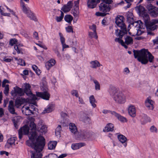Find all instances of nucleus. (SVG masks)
Segmentation results:
<instances>
[{
    "label": "nucleus",
    "instance_id": "nucleus-5",
    "mask_svg": "<svg viewBox=\"0 0 158 158\" xmlns=\"http://www.w3.org/2000/svg\"><path fill=\"white\" fill-rule=\"evenodd\" d=\"M124 18L123 16H119L117 17L115 19V23L117 25L120 27L121 30L117 29L115 31V35L117 36L120 38L127 33L126 26L123 22Z\"/></svg>",
    "mask_w": 158,
    "mask_h": 158
},
{
    "label": "nucleus",
    "instance_id": "nucleus-48",
    "mask_svg": "<svg viewBox=\"0 0 158 158\" xmlns=\"http://www.w3.org/2000/svg\"><path fill=\"white\" fill-rule=\"evenodd\" d=\"M143 29H136V35H141L144 32V31H143Z\"/></svg>",
    "mask_w": 158,
    "mask_h": 158
},
{
    "label": "nucleus",
    "instance_id": "nucleus-44",
    "mask_svg": "<svg viewBox=\"0 0 158 158\" xmlns=\"http://www.w3.org/2000/svg\"><path fill=\"white\" fill-rule=\"evenodd\" d=\"M32 68L33 70L37 74H39L40 73V70L38 69V67L37 66L35 65H33L32 66Z\"/></svg>",
    "mask_w": 158,
    "mask_h": 158
},
{
    "label": "nucleus",
    "instance_id": "nucleus-60",
    "mask_svg": "<svg viewBox=\"0 0 158 158\" xmlns=\"http://www.w3.org/2000/svg\"><path fill=\"white\" fill-rule=\"evenodd\" d=\"M53 51H54L55 53L56 54L57 56L58 57L60 56V52H59L58 49H57V48H56L55 49H54Z\"/></svg>",
    "mask_w": 158,
    "mask_h": 158
},
{
    "label": "nucleus",
    "instance_id": "nucleus-42",
    "mask_svg": "<svg viewBox=\"0 0 158 158\" xmlns=\"http://www.w3.org/2000/svg\"><path fill=\"white\" fill-rule=\"evenodd\" d=\"M156 7L154 6H153L151 4H148L147 6V9L148 10L149 12L150 13V14L151 13L155 8Z\"/></svg>",
    "mask_w": 158,
    "mask_h": 158
},
{
    "label": "nucleus",
    "instance_id": "nucleus-50",
    "mask_svg": "<svg viewBox=\"0 0 158 158\" xmlns=\"http://www.w3.org/2000/svg\"><path fill=\"white\" fill-rule=\"evenodd\" d=\"M5 87V89L4 90V93L5 94L7 95L9 91V87L8 85H6Z\"/></svg>",
    "mask_w": 158,
    "mask_h": 158
},
{
    "label": "nucleus",
    "instance_id": "nucleus-27",
    "mask_svg": "<svg viewBox=\"0 0 158 158\" xmlns=\"http://www.w3.org/2000/svg\"><path fill=\"white\" fill-rule=\"evenodd\" d=\"M118 138L119 140L122 143L125 147H126L127 146V143L126 141L127 140V139L126 137L123 135H119L118 136Z\"/></svg>",
    "mask_w": 158,
    "mask_h": 158
},
{
    "label": "nucleus",
    "instance_id": "nucleus-24",
    "mask_svg": "<svg viewBox=\"0 0 158 158\" xmlns=\"http://www.w3.org/2000/svg\"><path fill=\"white\" fill-rule=\"evenodd\" d=\"M56 61L53 59H51L47 62L45 64L46 69L49 70L50 68L53 66L55 64Z\"/></svg>",
    "mask_w": 158,
    "mask_h": 158
},
{
    "label": "nucleus",
    "instance_id": "nucleus-32",
    "mask_svg": "<svg viewBox=\"0 0 158 158\" xmlns=\"http://www.w3.org/2000/svg\"><path fill=\"white\" fill-rule=\"evenodd\" d=\"M114 126L111 123H109L103 129V131L104 132H108L112 131L113 130Z\"/></svg>",
    "mask_w": 158,
    "mask_h": 158
},
{
    "label": "nucleus",
    "instance_id": "nucleus-45",
    "mask_svg": "<svg viewBox=\"0 0 158 158\" xmlns=\"http://www.w3.org/2000/svg\"><path fill=\"white\" fill-rule=\"evenodd\" d=\"M117 118L119 121L123 122H127V119L125 117L121 116L119 114V115L118 116V117Z\"/></svg>",
    "mask_w": 158,
    "mask_h": 158
},
{
    "label": "nucleus",
    "instance_id": "nucleus-4",
    "mask_svg": "<svg viewBox=\"0 0 158 158\" xmlns=\"http://www.w3.org/2000/svg\"><path fill=\"white\" fill-rule=\"evenodd\" d=\"M108 91L116 103L123 104L126 102L125 95L122 92L118 90L114 86L110 85Z\"/></svg>",
    "mask_w": 158,
    "mask_h": 158
},
{
    "label": "nucleus",
    "instance_id": "nucleus-31",
    "mask_svg": "<svg viewBox=\"0 0 158 158\" xmlns=\"http://www.w3.org/2000/svg\"><path fill=\"white\" fill-rule=\"evenodd\" d=\"M141 117L142 118L141 119V121L142 124H145L147 122L150 121V118L145 114H142L141 115Z\"/></svg>",
    "mask_w": 158,
    "mask_h": 158
},
{
    "label": "nucleus",
    "instance_id": "nucleus-26",
    "mask_svg": "<svg viewBox=\"0 0 158 158\" xmlns=\"http://www.w3.org/2000/svg\"><path fill=\"white\" fill-rule=\"evenodd\" d=\"M90 67L92 68L96 69L98 67H99L102 65L97 60L91 61L90 62Z\"/></svg>",
    "mask_w": 158,
    "mask_h": 158
},
{
    "label": "nucleus",
    "instance_id": "nucleus-55",
    "mask_svg": "<svg viewBox=\"0 0 158 158\" xmlns=\"http://www.w3.org/2000/svg\"><path fill=\"white\" fill-rule=\"evenodd\" d=\"M110 113L113 116L117 118L118 117V116L119 114L114 111H111L110 112Z\"/></svg>",
    "mask_w": 158,
    "mask_h": 158
},
{
    "label": "nucleus",
    "instance_id": "nucleus-63",
    "mask_svg": "<svg viewBox=\"0 0 158 158\" xmlns=\"http://www.w3.org/2000/svg\"><path fill=\"white\" fill-rule=\"evenodd\" d=\"M63 18L60 16H56V19L57 22H60L62 20Z\"/></svg>",
    "mask_w": 158,
    "mask_h": 158
},
{
    "label": "nucleus",
    "instance_id": "nucleus-57",
    "mask_svg": "<svg viewBox=\"0 0 158 158\" xmlns=\"http://www.w3.org/2000/svg\"><path fill=\"white\" fill-rule=\"evenodd\" d=\"M89 28L94 31H96V27L95 25H93L89 27Z\"/></svg>",
    "mask_w": 158,
    "mask_h": 158
},
{
    "label": "nucleus",
    "instance_id": "nucleus-11",
    "mask_svg": "<svg viewBox=\"0 0 158 158\" xmlns=\"http://www.w3.org/2000/svg\"><path fill=\"white\" fill-rule=\"evenodd\" d=\"M135 10L140 16L143 17L144 20L148 18L149 15L146 12L145 8L143 6L141 5L137 6L135 7Z\"/></svg>",
    "mask_w": 158,
    "mask_h": 158
},
{
    "label": "nucleus",
    "instance_id": "nucleus-6",
    "mask_svg": "<svg viewBox=\"0 0 158 158\" xmlns=\"http://www.w3.org/2000/svg\"><path fill=\"white\" fill-rule=\"evenodd\" d=\"M20 6L22 10L24 13L27 15L28 18L35 21H37L36 17L30 10L29 8L27 7L24 2L21 0L20 2Z\"/></svg>",
    "mask_w": 158,
    "mask_h": 158
},
{
    "label": "nucleus",
    "instance_id": "nucleus-17",
    "mask_svg": "<svg viewBox=\"0 0 158 158\" xmlns=\"http://www.w3.org/2000/svg\"><path fill=\"white\" fill-rule=\"evenodd\" d=\"M17 138L14 137H12L9 138L6 143V148H10L13 145H15V142L17 140Z\"/></svg>",
    "mask_w": 158,
    "mask_h": 158
},
{
    "label": "nucleus",
    "instance_id": "nucleus-53",
    "mask_svg": "<svg viewBox=\"0 0 158 158\" xmlns=\"http://www.w3.org/2000/svg\"><path fill=\"white\" fill-rule=\"evenodd\" d=\"M150 131L153 133H156L157 131L156 128L154 126H152L150 128Z\"/></svg>",
    "mask_w": 158,
    "mask_h": 158
},
{
    "label": "nucleus",
    "instance_id": "nucleus-1",
    "mask_svg": "<svg viewBox=\"0 0 158 158\" xmlns=\"http://www.w3.org/2000/svg\"><path fill=\"white\" fill-rule=\"evenodd\" d=\"M28 123L21 127L19 130V138L22 139L23 135H27L29 139L30 143L31 141L36 142L37 134L36 133V126L35 123V119L32 116H29L28 117Z\"/></svg>",
    "mask_w": 158,
    "mask_h": 158
},
{
    "label": "nucleus",
    "instance_id": "nucleus-34",
    "mask_svg": "<svg viewBox=\"0 0 158 158\" xmlns=\"http://www.w3.org/2000/svg\"><path fill=\"white\" fill-rule=\"evenodd\" d=\"M91 81H93L95 84V89L96 90H99L100 89V85L99 82L96 79L92 78L91 79Z\"/></svg>",
    "mask_w": 158,
    "mask_h": 158
},
{
    "label": "nucleus",
    "instance_id": "nucleus-37",
    "mask_svg": "<svg viewBox=\"0 0 158 158\" xmlns=\"http://www.w3.org/2000/svg\"><path fill=\"white\" fill-rule=\"evenodd\" d=\"M118 37H119V38H116L115 39V41L120 43L122 45L124 46L125 48H127V46L125 44L123 41L121 39L122 37V38H120L119 36Z\"/></svg>",
    "mask_w": 158,
    "mask_h": 158
},
{
    "label": "nucleus",
    "instance_id": "nucleus-15",
    "mask_svg": "<svg viewBox=\"0 0 158 158\" xmlns=\"http://www.w3.org/2000/svg\"><path fill=\"white\" fill-rule=\"evenodd\" d=\"M84 133V131H81L77 132L74 137L76 139L79 140H83L88 138L89 135L88 134L86 135H83Z\"/></svg>",
    "mask_w": 158,
    "mask_h": 158
},
{
    "label": "nucleus",
    "instance_id": "nucleus-62",
    "mask_svg": "<svg viewBox=\"0 0 158 158\" xmlns=\"http://www.w3.org/2000/svg\"><path fill=\"white\" fill-rule=\"evenodd\" d=\"M78 97V99H79V102L80 104H85V102L84 101L83 99L81 98H80V97Z\"/></svg>",
    "mask_w": 158,
    "mask_h": 158
},
{
    "label": "nucleus",
    "instance_id": "nucleus-54",
    "mask_svg": "<svg viewBox=\"0 0 158 158\" xmlns=\"http://www.w3.org/2000/svg\"><path fill=\"white\" fill-rule=\"evenodd\" d=\"M71 94L73 96H75L76 97H78V92L76 90H73L71 91Z\"/></svg>",
    "mask_w": 158,
    "mask_h": 158
},
{
    "label": "nucleus",
    "instance_id": "nucleus-20",
    "mask_svg": "<svg viewBox=\"0 0 158 158\" xmlns=\"http://www.w3.org/2000/svg\"><path fill=\"white\" fill-rule=\"evenodd\" d=\"M100 0H88L87 5L88 7L93 9L95 8L98 3L100 2Z\"/></svg>",
    "mask_w": 158,
    "mask_h": 158
},
{
    "label": "nucleus",
    "instance_id": "nucleus-40",
    "mask_svg": "<svg viewBox=\"0 0 158 158\" xmlns=\"http://www.w3.org/2000/svg\"><path fill=\"white\" fill-rule=\"evenodd\" d=\"M89 37L91 38H94L97 39L98 38L96 31H94L93 32H89Z\"/></svg>",
    "mask_w": 158,
    "mask_h": 158
},
{
    "label": "nucleus",
    "instance_id": "nucleus-39",
    "mask_svg": "<svg viewBox=\"0 0 158 158\" xmlns=\"http://www.w3.org/2000/svg\"><path fill=\"white\" fill-rule=\"evenodd\" d=\"M65 20L68 23H71L73 19V17L70 15H66L64 17Z\"/></svg>",
    "mask_w": 158,
    "mask_h": 158
},
{
    "label": "nucleus",
    "instance_id": "nucleus-18",
    "mask_svg": "<svg viewBox=\"0 0 158 158\" xmlns=\"http://www.w3.org/2000/svg\"><path fill=\"white\" fill-rule=\"evenodd\" d=\"M38 130L40 132L45 133L47 131V127L43 124L42 121L40 120L37 125Z\"/></svg>",
    "mask_w": 158,
    "mask_h": 158
},
{
    "label": "nucleus",
    "instance_id": "nucleus-8",
    "mask_svg": "<svg viewBox=\"0 0 158 158\" xmlns=\"http://www.w3.org/2000/svg\"><path fill=\"white\" fill-rule=\"evenodd\" d=\"M31 86L30 85L27 83H24L22 86V89L25 94L28 97L30 100H34L36 99V96L32 94L31 90Z\"/></svg>",
    "mask_w": 158,
    "mask_h": 158
},
{
    "label": "nucleus",
    "instance_id": "nucleus-13",
    "mask_svg": "<svg viewBox=\"0 0 158 158\" xmlns=\"http://www.w3.org/2000/svg\"><path fill=\"white\" fill-rule=\"evenodd\" d=\"M10 44L11 45H15L14 46L15 49L17 51L18 53H21V48L20 47V45L19 43L18 40L15 39H11L10 41Z\"/></svg>",
    "mask_w": 158,
    "mask_h": 158
},
{
    "label": "nucleus",
    "instance_id": "nucleus-47",
    "mask_svg": "<svg viewBox=\"0 0 158 158\" xmlns=\"http://www.w3.org/2000/svg\"><path fill=\"white\" fill-rule=\"evenodd\" d=\"M17 64L21 66H25V62L22 59H19L18 60Z\"/></svg>",
    "mask_w": 158,
    "mask_h": 158
},
{
    "label": "nucleus",
    "instance_id": "nucleus-35",
    "mask_svg": "<svg viewBox=\"0 0 158 158\" xmlns=\"http://www.w3.org/2000/svg\"><path fill=\"white\" fill-rule=\"evenodd\" d=\"M57 144L56 141H50L48 144V148L50 150H52L55 148Z\"/></svg>",
    "mask_w": 158,
    "mask_h": 158
},
{
    "label": "nucleus",
    "instance_id": "nucleus-3",
    "mask_svg": "<svg viewBox=\"0 0 158 158\" xmlns=\"http://www.w3.org/2000/svg\"><path fill=\"white\" fill-rule=\"evenodd\" d=\"M134 55L135 58L142 64H146L149 61L154 63V57L148 50L143 49L140 50H133Z\"/></svg>",
    "mask_w": 158,
    "mask_h": 158
},
{
    "label": "nucleus",
    "instance_id": "nucleus-10",
    "mask_svg": "<svg viewBox=\"0 0 158 158\" xmlns=\"http://www.w3.org/2000/svg\"><path fill=\"white\" fill-rule=\"evenodd\" d=\"M103 2L101 3L99 6V10L103 13H106L110 10V7L109 5L113 2L112 0H102Z\"/></svg>",
    "mask_w": 158,
    "mask_h": 158
},
{
    "label": "nucleus",
    "instance_id": "nucleus-58",
    "mask_svg": "<svg viewBox=\"0 0 158 158\" xmlns=\"http://www.w3.org/2000/svg\"><path fill=\"white\" fill-rule=\"evenodd\" d=\"M130 73V70L127 67L125 68L124 69L123 73L127 75Z\"/></svg>",
    "mask_w": 158,
    "mask_h": 158
},
{
    "label": "nucleus",
    "instance_id": "nucleus-19",
    "mask_svg": "<svg viewBox=\"0 0 158 158\" xmlns=\"http://www.w3.org/2000/svg\"><path fill=\"white\" fill-rule=\"evenodd\" d=\"M37 98L36 97V99L32 100H30L29 98H27L26 99V101L28 102V104L29 107L30 109L32 111L34 110H35V108L33 105H35L36 106V103L35 101V100H37Z\"/></svg>",
    "mask_w": 158,
    "mask_h": 158
},
{
    "label": "nucleus",
    "instance_id": "nucleus-43",
    "mask_svg": "<svg viewBox=\"0 0 158 158\" xmlns=\"http://www.w3.org/2000/svg\"><path fill=\"white\" fill-rule=\"evenodd\" d=\"M73 14L75 17H77L79 15L78 8H76L73 11Z\"/></svg>",
    "mask_w": 158,
    "mask_h": 158
},
{
    "label": "nucleus",
    "instance_id": "nucleus-49",
    "mask_svg": "<svg viewBox=\"0 0 158 158\" xmlns=\"http://www.w3.org/2000/svg\"><path fill=\"white\" fill-rule=\"evenodd\" d=\"M59 35L60 37V39L61 44L65 43V39L63 35L61 33H59Z\"/></svg>",
    "mask_w": 158,
    "mask_h": 158
},
{
    "label": "nucleus",
    "instance_id": "nucleus-51",
    "mask_svg": "<svg viewBox=\"0 0 158 158\" xmlns=\"http://www.w3.org/2000/svg\"><path fill=\"white\" fill-rule=\"evenodd\" d=\"M133 0H125L127 3H128L127 6H125V8L126 9L129 8L131 5L130 3L132 2Z\"/></svg>",
    "mask_w": 158,
    "mask_h": 158
},
{
    "label": "nucleus",
    "instance_id": "nucleus-28",
    "mask_svg": "<svg viewBox=\"0 0 158 158\" xmlns=\"http://www.w3.org/2000/svg\"><path fill=\"white\" fill-rule=\"evenodd\" d=\"M85 144L83 143H73L71 145V148L73 150H77L82 147L84 146Z\"/></svg>",
    "mask_w": 158,
    "mask_h": 158
},
{
    "label": "nucleus",
    "instance_id": "nucleus-7",
    "mask_svg": "<svg viewBox=\"0 0 158 158\" xmlns=\"http://www.w3.org/2000/svg\"><path fill=\"white\" fill-rule=\"evenodd\" d=\"M144 20L147 30L153 31L157 29V26L156 24L158 23V20L154 19L150 21L148 16V19H145Z\"/></svg>",
    "mask_w": 158,
    "mask_h": 158
},
{
    "label": "nucleus",
    "instance_id": "nucleus-29",
    "mask_svg": "<svg viewBox=\"0 0 158 158\" xmlns=\"http://www.w3.org/2000/svg\"><path fill=\"white\" fill-rule=\"evenodd\" d=\"M8 108L9 111L11 113L13 114H15L13 102L11 100L10 101Z\"/></svg>",
    "mask_w": 158,
    "mask_h": 158
},
{
    "label": "nucleus",
    "instance_id": "nucleus-9",
    "mask_svg": "<svg viewBox=\"0 0 158 158\" xmlns=\"http://www.w3.org/2000/svg\"><path fill=\"white\" fill-rule=\"evenodd\" d=\"M41 89L44 92H36V95L37 96L40 97L44 99L48 100L50 97V94L47 92L48 89V87L44 83V85H41Z\"/></svg>",
    "mask_w": 158,
    "mask_h": 158
},
{
    "label": "nucleus",
    "instance_id": "nucleus-2",
    "mask_svg": "<svg viewBox=\"0 0 158 158\" xmlns=\"http://www.w3.org/2000/svg\"><path fill=\"white\" fill-rule=\"evenodd\" d=\"M27 144L35 150V151H31V158H42V155L41 152L42 151L45 145V139L42 136L38 137L36 140V142L27 141Z\"/></svg>",
    "mask_w": 158,
    "mask_h": 158
},
{
    "label": "nucleus",
    "instance_id": "nucleus-30",
    "mask_svg": "<svg viewBox=\"0 0 158 158\" xmlns=\"http://www.w3.org/2000/svg\"><path fill=\"white\" fill-rule=\"evenodd\" d=\"M133 25L136 29H137L138 28H139L140 29L144 28L143 25V24L142 22L140 20H139L133 23Z\"/></svg>",
    "mask_w": 158,
    "mask_h": 158
},
{
    "label": "nucleus",
    "instance_id": "nucleus-36",
    "mask_svg": "<svg viewBox=\"0 0 158 158\" xmlns=\"http://www.w3.org/2000/svg\"><path fill=\"white\" fill-rule=\"evenodd\" d=\"M89 101L90 103L93 108H95L96 106V104L95 103L96 102V100L93 95H91L89 97Z\"/></svg>",
    "mask_w": 158,
    "mask_h": 158
},
{
    "label": "nucleus",
    "instance_id": "nucleus-52",
    "mask_svg": "<svg viewBox=\"0 0 158 158\" xmlns=\"http://www.w3.org/2000/svg\"><path fill=\"white\" fill-rule=\"evenodd\" d=\"M66 30L68 32H73V29L71 26H69L66 27Z\"/></svg>",
    "mask_w": 158,
    "mask_h": 158
},
{
    "label": "nucleus",
    "instance_id": "nucleus-12",
    "mask_svg": "<svg viewBox=\"0 0 158 158\" xmlns=\"http://www.w3.org/2000/svg\"><path fill=\"white\" fill-rule=\"evenodd\" d=\"M78 117L80 120L85 123H88L90 122V118L86 113L85 112H80L78 114Z\"/></svg>",
    "mask_w": 158,
    "mask_h": 158
},
{
    "label": "nucleus",
    "instance_id": "nucleus-16",
    "mask_svg": "<svg viewBox=\"0 0 158 158\" xmlns=\"http://www.w3.org/2000/svg\"><path fill=\"white\" fill-rule=\"evenodd\" d=\"M22 111L26 115H31L33 114L32 111L29 107L28 104L24 106L22 109Z\"/></svg>",
    "mask_w": 158,
    "mask_h": 158
},
{
    "label": "nucleus",
    "instance_id": "nucleus-33",
    "mask_svg": "<svg viewBox=\"0 0 158 158\" xmlns=\"http://www.w3.org/2000/svg\"><path fill=\"white\" fill-rule=\"evenodd\" d=\"M133 40L132 38L129 36H126L125 38V44L129 45L133 44Z\"/></svg>",
    "mask_w": 158,
    "mask_h": 158
},
{
    "label": "nucleus",
    "instance_id": "nucleus-56",
    "mask_svg": "<svg viewBox=\"0 0 158 158\" xmlns=\"http://www.w3.org/2000/svg\"><path fill=\"white\" fill-rule=\"evenodd\" d=\"M107 14V13H103V12H96L95 15L97 16H104Z\"/></svg>",
    "mask_w": 158,
    "mask_h": 158
},
{
    "label": "nucleus",
    "instance_id": "nucleus-23",
    "mask_svg": "<svg viewBox=\"0 0 158 158\" xmlns=\"http://www.w3.org/2000/svg\"><path fill=\"white\" fill-rule=\"evenodd\" d=\"M136 109L135 107L132 105L129 106L128 108V112L129 114L132 117L136 116Z\"/></svg>",
    "mask_w": 158,
    "mask_h": 158
},
{
    "label": "nucleus",
    "instance_id": "nucleus-21",
    "mask_svg": "<svg viewBox=\"0 0 158 158\" xmlns=\"http://www.w3.org/2000/svg\"><path fill=\"white\" fill-rule=\"evenodd\" d=\"M73 6V3L72 1H70L68 2L66 4L64 5L61 8V10L64 13L69 11Z\"/></svg>",
    "mask_w": 158,
    "mask_h": 158
},
{
    "label": "nucleus",
    "instance_id": "nucleus-64",
    "mask_svg": "<svg viewBox=\"0 0 158 158\" xmlns=\"http://www.w3.org/2000/svg\"><path fill=\"white\" fill-rule=\"evenodd\" d=\"M33 36L34 37L36 40H38L39 37L38 33L36 32H34L33 33Z\"/></svg>",
    "mask_w": 158,
    "mask_h": 158
},
{
    "label": "nucleus",
    "instance_id": "nucleus-25",
    "mask_svg": "<svg viewBox=\"0 0 158 158\" xmlns=\"http://www.w3.org/2000/svg\"><path fill=\"white\" fill-rule=\"evenodd\" d=\"M69 128L70 131L74 134L75 136L78 132L77 128L75 124L73 123H70L69 125Z\"/></svg>",
    "mask_w": 158,
    "mask_h": 158
},
{
    "label": "nucleus",
    "instance_id": "nucleus-38",
    "mask_svg": "<svg viewBox=\"0 0 158 158\" xmlns=\"http://www.w3.org/2000/svg\"><path fill=\"white\" fill-rule=\"evenodd\" d=\"M54 106L53 105L48 106L47 108L44 111V113H49L52 112L53 110Z\"/></svg>",
    "mask_w": 158,
    "mask_h": 158
},
{
    "label": "nucleus",
    "instance_id": "nucleus-14",
    "mask_svg": "<svg viewBox=\"0 0 158 158\" xmlns=\"http://www.w3.org/2000/svg\"><path fill=\"white\" fill-rule=\"evenodd\" d=\"M14 91H12V95L14 96H22L24 95L25 93L22 88L16 86L14 88Z\"/></svg>",
    "mask_w": 158,
    "mask_h": 158
},
{
    "label": "nucleus",
    "instance_id": "nucleus-22",
    "mask_svg": "<svg viewBox=\"0 0 158 158\" xmlns=\"http://www.w3.org/2000/svg\"><path fill=\"white\" fill-rule=\"evenodd\" d=\"M146 107L149 110H152L154 108V102L152 100L148 98L145 102Z\"/></svg>",
    "mask_w": 158,
    "mask_h": 158
},
{
    "label": "nucleus",
    "instance_id": "nucleus-61",
    "mask_svg": "<svg viewBox=\"0 0 158 158\" xmlns=\"http://www.w3.org/2000/svg\"><path fill=\"white\" fill-rule=\"evenodd\" d=\"M9 83V81L8 80H6V79L4 80L2 82V87H4L6 85L5 84L6 83Z\"/></svg>",
    "mask_w": 158,
    "mask_h": 158
},
{
    "label": "nucleus",
    "instance_id": "nucleus-46",
    "mask_svg": "<svg viewBox=\"0 0 158 158\" xmlns=\"http://www.w3.org/2000/svg\"><path fill=\"white\" fill-rule=\"evenodd\" d=\"M2 9V6H0V12L2 15L4 16H7L8 17L10 16V14L4 12V11H3V10Z\"/></svg>",
    "mask_w": 158,
    "mask_h": 158
},
{
    "label": "nucleus",
    "instance_id": "nucleus-59",
    "mask_svg": "<svg viewBox=\"0 0 158 158\" xmlns=\"http://www.w3.org/2000/svg\"><path fill=\"white\" fill-rule=\"evenodd\" d=\"M127 18L128 20H129L130 19H133V16L132 13H129V14L127 15Z\"/></svg>",
    "mask_w": 158,
    "mask_h": 158
},
{
    "label": "nucleus",
    "instance_id": "nucleus-41",
    "mask_svg": "<svg viewBox=\"0 0 158 158\" xmlns=\"http://www.w3.org/2000/svg\"><path fill=\"white\" fill-rule=\"evenodd\" d=\"M152 11L150 14L151 15L155 17L158 16V9L156 7Z\"/></svg>",
    "mask_w": 158,
    "mask_h": 158
}]
</instances>
